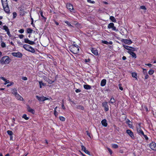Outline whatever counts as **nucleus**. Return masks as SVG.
Returning <instances> with one entry per match:
<instances>
[{
	"mask_svg": "<svg viewBox=\"0 0 156 156\" xmlns=\"http://www.w3.org/2000/svg\"><path fill=\"white\" fill-rule=\"evenodd\" d=\"M102 105L104 108L105 110L107 112L109 110L108 107L107 102H104L102 103Z\"/></svg>",
	"mask_w": 156,
	"mask_h": 156,
	"instance_id": "4468645a",
	"label": "nucleus"
},
{
	"mask_svg": "<svg viewBox=\"0 0 156 156\" xmlns=\"http://www.w3.org/2000/svg\"><path fill=\"white\" fill-rule=\"evenodd\" d=\"M141 137L143 138H145L146 140H148V138L147 136L146 135L144 134V133H143V134H142V136H141Z\"/></svg>",
	"mask_w": 156,
	"mask_h": 156,
	"instance_id": "f704fd0d",
	"label": "nucleus"
},
{
	"mask_svg": "<svg viewBox=\"0 0 156 156\" xmlns=\"http://www.w3.org/2000/svg\"><path fill=\"white\" fill-rule=\"evenodd\" d=\"M119 89L121 90H123V88L122 87H121V84H119Z\"/></svg>",
	"mask_w": 156,
	"mask_h": 156,
	"instance_id": "3c124183",
	"label": "nucleus"
},
{
	"mask_svg": "<svg viewBox=\"0 0 156 156\" xmlns=\"http://www.w3.org/2000/svg\"><path fill=\"white\" fill-rule=\"evenodd\" d=\"M84 152L86 153V154H88L89 155H90V152H89L88 150H86Z\"/></svg>",
	"mask_w": 156,
	"mask_h": 156,
	"instance_id": "09e8293b",
	"label": "nucleus"
},
{
	"mask_svg": "<svg viewBox=\"0 0 156 156\" xmlns=\"http://www.w3.org/2000/svg\"><path fill=\"white\" fill-rule=\"evenodd\" d=\"M38 82L40 85V88H41L42 87V86H45L46 85V83H43L42 81H40Z\"/></svg>",
	"mask_w": 156,
	"mask_h": 156,
	"instance_id": "bb28decb",
	"label": "nucleus"
},
{
	"mask_svg": "<svg viewBox=\"0 0 156 156\" xmlns=\"http://www.w3.org/2000/svg\"><path fill=\"white\" fill-rule=\"evenodd\" d=\"M7 32V34H8V35L9 37H11V34H10V32H9V30L7 32Z\"/></svg>",
	"mask_w": 156,
	"mask_h": 156,
	"instance_id": "6e6d98bb",
	"label": "nucleus"
},
{
	"mask_svg": "<svg viewBox=\"0 0 156 156\" xmlns=\"http://www.w3.org/2000/svg\"><path fill=\"white\" fill-rule=\"evenodd\" d=\"M82 150L84 152L86 150V147L83 145L81 146Z\"/></svg>",
	"mask_w": 156,
	"mask_h": 156,
	"instance_id": "37998d69",
	"label": "nucleus"
},
{
	"mask_svg": "<svg viewBox=\"0 0 156 156\" xmlns=\"http://www.w3.org/2000/svg\"><path fill=\"white\" fill-rule=\"evenodd\" d=\"M106 80L105 79L102 80L101 83V86L102 87L104 86L106 83Z\"/></svg>",
	"mask_w": 156,
	"mask_h": 156,
	"instance_id": "393cba45",
	"label": "nucleus"
},
{
	"mask_svg": "<svg viewBox=\"0 0 156 156\" xmlns=\"http://www.w3.org/2000/svg\"><path fill=\"white\" fill-rule=\"evenodd\" d=\"M30 17H31V24L32 25H33V26H34L33 25V22H34V20H33V18H32L31 17V16H30Z\"/></svg>",
	"mask_w": 156,
	"mask_h": 156,
	"instance_id": "13d9d810",
	"label": "nucleus"
},
{
	"mask_svg": "<svg viewBox=\"0 0 156 156\" xmlns=\"http://www.w3.org/2000/svg\"><path fill=\"white\" fill-rule=\"evenodd\" d=\"M15 97L16 98L18 99L20 101H23V98L20 96V95L18 94H16Z\"/></svg>",
	"mask_w": 156,
	"mask_h": 156,
	"instance_id": "5701e85b",
	"label": "nucleus"
},
{
	"mask_svg": "<svg viewBox=\"0 0 156 156\" xmlns=\"http://www.w3.org/2000/svg\"><path fill=\"white\" fill-rule=\"evenodd\" d=\"M54 114L55 117H57L58 115V112L55 110L54 111Z\"/></svg>",
	"mask_w": 156,
	"mask_h": 156,
	"instance_id": "49530a36",
	"label": "nucleus"
},
{
	"mask_svg": "<svg viewBox=\"0 0 156 156\" xmlns=\"http://www.w3.org/2000/svg\"><path fill=\"white\" fill-rule=\"evenodd\" d=\"M59 119L60 120L64 121L65 120V118L63 116H60Z\"/></svg>",
	"mask_w": 156,
	"mask_h": 156,
	"instance_id": "a19ab883",
	"label": "nucleus"
},
{
	"mask_svg": "<svg viewBox=\"0 0 156 156\" xmlns=\"http://www.w3.org/2000/svg\"><path fill=\"white\" fill-rule=\"evenodd\" d=\"M145 75V79H147L148 78H149V75H148L147 74H146Z\"/></svg>",
	"mask_w": 156,
	"mask_h": 156,
	"instance_id": "4d7b16f0",
	"label": "nucleus"
},
{
	"mask_svg": "<svg viewBox=\"0 0 156 156\" xmlns=\"http://www.w3.org/2000/svg\"><path fill=\"white\" fill-rule=\"evenodd\" d=\"M39 12H40V15H41V17H44V16L43 15L42 12V11H40Z\"/></svg>",
	"mask_w": 156,
	"mask_h": 156,
	"instance_id": "052dcab7",
	"label": "nucleus"
},
{
	"mask_svg": "<svg viewBox=\"0 0 156 156\" xmlns=\"http://www.w3.org/2000/svg\"><path fill=\"white\" fill-rule=\"evenodd\" d=\"M110 19L113 22H116V20L115 18L113 16H111L110 17Z\"/></svg>",
	"mask_w": 156,
	"mask_h": 156,
	"instance_id": "2f4dec72",
	"label": "nucleus"
},
{
	"mask_svg": "<svg viewBox=\"0 0 156 156\" xmlns=\"http://www.w3.org/2000/svg\"><path fill=\"white\" fill-rule=\"evenodd\" d=\"M27 110L28 112L32 113V114H34L35 113L34 110L30 108V107L29 106H27Z\"/></svg>",
	"mask_w": 156,
	"mask_h": 156,
	"instance_id": "6ab92c4d",
	"label": "nucleus"
},
{
	"mask_svg": "<svg viewBox=\"0 0 156 156\" xmlns=\"http://www.w3.org/2000/svg\"><path fill=\"white\" fill-rule=\"evenodd\" d=\"M65 23L67 24V25L71 27H73V26H72L69 21H64Z\"/></svg>",
	"mask_w": 156,
	"mask_h": 156,
	"instance_id": "7c9ffc66",
	"label": "nucleus"
},
{
	"mask_svg": "<svg viewBox=\"0 0 156 156\" xmlns=\"http://www.w3.org/2000/svg\"><path fill=\"white\" fill-rule=\"evenodd\" d=\"M102 42L106 44H108V42L106 41H102Z\"/></svg>",
	"mask_w": 156,
	"mask_h": 156,
	"instance_id": "8fccbe9b",
	"label": "nucleus"
},
{
	"mask_svg": "<svg viewBox=\"0 0 156 156\" xmlns=\"http://www.w3.org/2000/svg\"><path fill=\"white\" fill-rule=\"evenodd\" d=\"M66 5L67 9H69L71 12H75V11L73 9V6L72 4L70 3H68Z\"/></svg>",
	"mask_w": 156,
	"mask_h": 156,
	"instance_id": "0eeeda50",
	"label": "nucleus"
},
{
	"mask_svg": "<svg viewBox=\"0 0 156 156\" xmlns=\"http://www.w3.org/2000/svg\"><path fill=\"white\" fill-rule=\"evenodd\" d=\"M126 133L131 137L133 139L135 138V137L133 132L130 130L128 129L126 131Z\"/></svg>",
	"mask_w": 156,
	"mask_h": 156,
	"instance_id": "9b49d317",
	"label": "nucleus"
},
{
	"mask_svg": "<svg viewBox=\"0 0 156 156\" xmlns=\"http://www.w3.org/2000/svg\"><path fill=\"white\" fill-rule=\"evenodd\" d=\"M102 2H103V3H104V4H105L106 5H107L108 4V3L107 2H106V1H103Z\"/></svg>",
	"mask_w": 156,
	"mask_h": 156,
	"instance_id": "338daca9",
	"label": "nucleus"
},
{
	"mask_svg": "<svg viewBox=\"0 0 156 156\" xmlns=\"http://www.w3.org/2000/svg\"><path fill=\"white\" fill-rule=\"evenodd\" d=\"M123 46L125 49L129 51H135V48L123 44Z\"/></svg>",
	"mask_w": 156,
	"mask_h": 156,
	"instance_id": "f8f14e48",
	"label": "nucleus"
},
{
	"mask_svg": "<svg viewBox=\"0 0 156 156\" xmlns=\"http://www.w3.org/2000/svg\"><path fill=\"white\" fill-rule=\"evenodd\" d=\"M108 150V151H109V153H110V154H112V151L108 147L107 148Z\"/></svg>",
	"mask_w": 156,
	"mask_h": 156,
	"instance_id": "a18cd8bd",
	"label": "nucleus"
},
{
	"mask_svg": "<svg viewBox=\"0 0 156 156\" xmlns=\"http://www.w3.org/2000/svg\"><path fill=\"white\" fill-rule=\"evenodd\" d=\"M132 76L136 79V80H137V74L136 73H132Z\"/></svg>",
	"mask_w": 156,
	"mask_h": 156,
	"instance_id": "c756f323",
	"label": "nucleus"
},
{
	"mask_svg": "<svg viewBox=\"0 0 156 156\" xmlns=\"http://www.w3.org/2000/svg\"><path fill=\"white\" fill-rule=\"evenodd\" d=\"M12 93L15 96L18 93H17V89L16 88H13L11 90Z\"/></svg>",
	"mask_w": 156,
	"mask_h": 156,
	"instance_id": "b1692460",
	"label": "nucleus"
},
{
	"mask_svg": "<svg viewBox=\"0 0 156 156\" xmlns=\"http://www.w3.org/2000/svg\"><path fill=\"white\" fill-rule=\"evenodd\" d=\"M1 3L3 10L7 14L10 13V9L7 0H1Z\"/></svg>",
	"mask_w": 156,
	"mask_h": 156,
	"instance_id": "f257e3e1",
	"label": "nucleus"
},
{
	"mask_svg": "<svg viewBox=\"0 0 156 156\" xmlns=\"http://www.w3.org/2000/svg\"><path fill=\"white\" fill-rule=\"evenodd\" d=\"M9 84H8L6 86L7 87H9L12 85L13 84V83L12 82H9Z\"/></svg>",
	"mask_w": 156,
	"mask_h": 156,
	"instance_id": "79ce46f5",
	"label": "nucleus"
},
{
	"mask_svg": "<svg viewBox=\"0 0 156 156\" xmlns=\"http://www.w3.org/2000/svg\"><path fill=\"white\" fill-rule=\"evenodd\" d=\"M122 41V42H124L126 44H127L129 45L130 44L132 43V42L130 40L123 39Z\"/></svg>",
	"mask_w": 156,
	"mask_h": 156,
	"instance_id": "2eb2a0df",
	"label": "nucleus"
},
{
	"mask_svg": "<svg viewBox=\"0 0 156 156\" xmlns=\"http://www.w3.org/2000/svg\"><path fill=\"white\" fill-rule=\"evenodd\" d=\"M23 47L26 50L32 53H34L35 52L34 49L28 44H25L23 45Z\"/></svg>",
	"mask_w": 156,
	"mask_h": 156,
	"instance_id": "7ed1b4c3",
	"label": "nucleus"
},
{
	"mask_svg": "<svg viewBox=\"0 0 156 156\" xmlns=\"http://www.w3.org/2000/svg\"><path fill=\"white\" fill-rule=\"evenodd\" d=\"M83 87L84 89L87 90H89L91 88V86L88 85H84Z\"/></svg>",
	"mask_w": 156,
	"mask_h": 156,
	"instance_id": "a878e982",
	"label": "nucleus"
},
{
	"mask_svg": "<svg viewBox=\"0 0 156 156\" xmlns=\"http://www.w3.org/2000/svg\"><path fill=\"white\" fill-rule=\"evenodd\" d=\"M115 101V100L114 98H112L110 100V101H109V103H111V104H113L114 103Z\"/></svg>",
	"mask_w": 156,
	"mask_h": 156,
	"instance_id": "473e14b6",
	"label": "nucleus"
},
{
	"mask_svg": "<svg viewBox=\"0 0 156 156\" xmlns=\"http://www.w3.org/2000/svg\"><path fill=\"white\" fill-rule=\"evenodd\" d=\"M36 97L38 100L40 101H44L46 100H48V98H47L46 97L42 96V97H39L38 96H36Z\"/></svg>",
	"mask_w": 156,
	"mask_h": 156,
	"instance_id": "6e6552de",
	"label": "nucleus"
},
{
	"mask_svg": "<svg viewBox=\"0 0 156 156\" xmlns=\"http://www.w3.org/2000/svg\"><path fill=\"white\" fill-rule=\"evenodd\" d=\"M24 42L25 43H27L29 44L30 45H33L35 44V43L34 41H31L29 40L28 38H25L24 39Z\"/></svg>",
	"mask_w": 156,
	"mask_h": 156,
	"instance_id": "ddd939ff",
	"label": "nucleus"
},
{
	"mask_svg": "<svg viewBox=\"0 0 156 156\" xmlns=\"http://www.w3.org/2000/svg\"><path fill=\"white\" fill-rule=\"evenodd\" d=\"M102 125L106 127L107 125V121L106 119H104L102 120L101 121Z\"/></svg>",
	"mask_w": 156,
	"mask_h": 156,
	"instance_id": "aec40b11",
	"label": "nucleus"
},
{
	"mask_svg": "<svg viewBox=\"0 0 156 156\" xmlns=\"http://www.w3.org/2000/svg\"><path fill=\"white\" fill-rule=\"evenodd\" d=\"M1 46L2 48H5L6 47V44L4 42H2L1 44Z\"/></svg>",
	"mask_w": 156,
	"mask_h": 156,
	"instance_id": "ea45409f",
	"label": "nucleus"
},
{
	"mask_svg": "<svg viewBox=\"0 0 156 156\" xmlns=\"http://www.w3.org/2000/svg\"><path fill=\"white\" fill-rule=\"evenodd\" d=\"M154 73V70L153 69H151L148 71V74L150 75H152Z\"/></svg>",
	"mask_w": 156,
	"mask_h": 156,
	"instance_id": "72a5a7b5",
	"label": "nucleus"
},
{
	"mask_svg": "<svg viewBox=\"0 0 156 156\" xmlns=\"http://www.w3.org/2000/svg\"><path fill=\"white\" fill-rule=\"evenodd\" d=\"M0 78L5 82V83H4V84L5 85L8 83H9V81L8 80H7L6 79L3 77H0Z\"/></svg>",
	"mask_w": 156,
	"mask_h": 156,
	"instance_id": "a211bd4d",
	"label": "nucleus"
},
{
	"mask_svg": "<svg viewBox=\"0 0 156 156\" xmlns=\"http://www.w3.org/2000/svg\"><path fill=\"white\" fill-rule=\"evenodd\" d=\"M24 37V36L23 34H20L19 35V37L21 39L23 38Z\"/></svg>",
	"mask_w": 156,
	"mask_h": 156,
	"instance_id": "603ef678",
	"label": "nucleus"
},
{
	"mask_svg": "<svg viewBox=\"0 0 156 156\" xmlns=\"http://www.w3.org/2000/svg\"><path fill=\"white\" fill-rule=\"evenodd\" d=\"M137 131L139 135L142 136V134H143L144 132L140 128H137Z\"/></svg>",
	"mask_w": 156,
	"mask_h": 156,
	"instance_id": "dca6fc26",
	"label": "nucleus"
},
{
	"mask_svg": "<svg viewBox=\"0 0 156 156\" xmlns=\"http://www.w3.org/2000/svg\"><path fill=\"white\" fill-rule=\"evenodd\" d=\"M87 135L89 137H90V133L88 132V131H87Z\"/></svg>",
	"mask_w": 156,
	"mask_h": 156,
	"instance_id": "0e129e2a",
	"label": "nucleus"
},
{
	"mask_svg": "<svg viewBox=\"0 0 156 156\" xmlns=\"http://www.w3.org/2000/svg\"><path fill=\"white\" fill-rule=\"evenodd\" d=\"M92 52L95 55H98V53L97 50L95 48H92L91 50Z\"/></svg>",
	"mask_w": 156,
	"mask_h": 156,
	"instance_id": "4be33fe9",
	"label": "nucleus"
},
{
	"mask_svg": "<svg viewBox=\"0 0 156 156\" xmlns=\"http://www.w3.org/2000/svg\"><path fill=\"white\" fill-rule=\"evenodd\" d=\"M140 8L141 9L144 10H146V8L144 6H140Z\"/></svg>",
	"mask_w": 156,
	"mask_h": 156,
	"instance_id": "864d4df0",
	"label": "nucleus"
},
{
	"mask_svg": "<svg viewBox=\"0 0 156 156\" xmlns=\"http://www.w3.org/2000/svg\"><path fill=\"white\" fill-rule=\"evenodd\" d=\"M108 29H112V30L115 31H118V29H116V27L114 26V24L112 23H110L108 24Z\"/></svg>",
	"mask_w": 156,
	"mask_h": 156,
	"instance_id": "423d86ee",
	"label": "nucleus"
},
{
	"mask_svg": "<svg viewBox=\"0 0 156 156\" xmlns=\"http://www.w3.org/2000/svg\"><path fill=\"white\" fill-rule=\"evenodd\" d=\"M13 15V17L12 18L13 19H15L16 16H17V14L15 12H13L12 13Z\"/></svg>",
	"mask_w": 156,
	"mask_h": 156,
	"instance_id": "4c0bfd02",
	"label": "nucleus"
},
{
	"mask_svg": "<svg viewBox=\"0 0 156 156\" xmlns=\"http://www.w3.org/2000/svg\"><path fill=\"white\" fill-rule=\"evenodd\" d=\"M79 50L78 46L77 44H74L71 48V51L74 54H76L78 52Z\"/></svg>",
	"mask_w": 156,
	"mask_h": 156,
	"instance_id": "39448f33",
	"label": "nucleus"
},
{
	"mask_svg": "<svg viewBox=\"0 0 156 156\" xmlns=\"http://www.w3.org/2000/svg\"><path fill=\"white\" fill-rule=\"evenodd\" d=\"M0 62L2 64H8L10 62L9 58L8 56H4L1 58Z\"/></svg>",
	"mask_w": 156,
	"mask_h": 156,
	"instance_id": "f03ea898",
	"label": "nucleus"
},
{
	"mask_svg": "<svg viewBox=\"0 0 156 156\" xmlns=\"http://www.w3.org/2000/svg\"><path fill=\"white\" fill-rule=\"evenodd\" d=\"M112 147L114 148H117L118 147V146L117 144H112Z\"/></svg>",
	"mask_w": 156,
	"mask_h": 156,
	"instance_id": "58836bf2",
	"label": "nucleus"
},
{
	"mask_svg": "<svg viewBox=\"0 0 156 156\" xmlns=\"http://www.w3.org/2000/svg\"><path fill=\"white\" fill-rule=\"evenodd\" d=\"M22 118L26 120H27L29 119V117H27V115L25 114H24L22 116Z\"/></svg>",
	"mask_w": 156,
	"mask_h": 156,
	"instance_id": "c9c22d12",
	"label": "nucleus"
},
{
	"mask_svg": "<svg viewBox=\"0 0 156 156\" xmlns=\"http://www.w3.org/2000/svg\"><path fill=\"white\" fill-rule=\"evenodd\" d=\"M33 31V30L30 28H28L27 29V32L28 34H31Z\"/></svg>",
	"mask_w": 156,
	"mask_h": 156,
	"instance_id": "c85d7f7f",
	"label": "nucleus"
},
{
	"mask_svg": "<svg viewBox=\"0 0 156 156\" xmlns=\"http://www.w3.org/2000/svg\"><path fill=\"white\" fill-rule=\"evenodd\" d=\"M18 32L21 34H22L24 33V29H22L19 30Z\"/></svg>",
	"mask_w": 156,
	"mask_h": 156,
	"instance_id": "c03bdc74",
	"label": "nucleus"
},
{
	"mask_svg": "<svg viewBox=\"0 0 156 156\" xmlns=\"http://www.w3.org/2000/svg\"><path fill=\"white\" fill-rule=\"evenodd\" d=\"M2 29L4 30L6 32L9 30V29L8 28V27L6 26H3Z\"/></svg>",
	"mask_w": 156,
	"mask_h": 156,
	"instance_id": "cd10ccee",
	"label": "nucleus"
},
{
	"mask_svg": "<svg viewBox=\"0 0 156 156\" xmlns=\"http://www.w3.org/2000/svg\"><path fill=\"white\" fill-rule=\"evenodd\" d=\"M150 147L152 150L156 151V144L154 142H152L150 144Z\"/></svg>",
	"mask_w": 156,
	"mask_h": 156,
	"instance_id": "9d476101",
	"label": "nucleus"
},
{
	"mask_svg": "<svg viewBox=\"0 0 156 156\" xmlns=\"http://www.w3.org/2000/svg\"><path fill=\"white\" fill-rule=\"evenodd\" d=\"M7 133L10 136H12V135L13 134L12 132L11 131H10V130H8L7 131Z\"/></svg>",
	"mask_w": 156,
	"mask_h": 156,
	"instance_id": "e433bc0d",
	"label": "nucleus"
},
{
	"mask_svg": "<svg viewBox=\"0 0 156 156\" xmlns=\"http://www.w3.org/2000/svg\"><path fill=\"white\" fill-rule=\"evenodd\" d=\"M75 91L76 92V93H79V92H80L81 91V90L80 89H76V90H75Z\"/></svg>",
	"mask_w": 156,
	"mask_h": 156,
	"instance_id": "bf43d9fd",
	"label": "nucleus"
},
{
	"mask_svg": "<svg viewBox=\"0 0 156 156\" xmlns=\"http://www.w3.org/2000/svg\"><path fill=\"white\" fill-rule=\"evenodd\" d=\"M133 51H129L128 52L132 56V57L134 58H136V54Z\"/></svg>",
	"mask_w": 156,
	"mask_h": 156,
	"instance_id": "412c9836",
	"label": "nucleus"
},
{
	"mask_svg": "<svg viewBox=\"0 0 156 156\" xmlns=\"http://www.w3.org/2000/svg\"><path fill=\"white\" fill-rule=\"evenodd\" d=\"M126 123L128 124L129 126V127L130 128H132L133 127L132 126V122L128 119H127L126 120Z\"/></svg>",
	"mask_w": 156,
	"mask_h": 156,
	"instance_id": "f3484780",
	"label": "nucleus"
},
{
	"mask_svg": "<svg viewBox=\"0 0 156 156\" xmlns=\"http://www.w3.org/2000/svg\"><path fill=\"white\" fill-rule=\"evenodd\" d=\"M19 10V13L21 16H24L27 12L24 11L25 7L23 5H21L20 6L18 7Z\"/></svg>",
	"mask_w": 156,
	"mask_h": 156,
	"instance_id": "20e7f679",
	"label": "nucleus"
},
{
	"mask_svg": "<svg viewBox=\"0 0 156 156\" xmlns=\"http://www.w3.org/2000/svg\"><path fill=\"white\" fill-rule=\"evenodd\" d=\"M22 79L24 80H27V78L26 77H24L22 78Z\"/></svg>",
	"mask_w": 156,
	"mask_h": 156,
	"instance_id": "69168bd1",
	"label": "nucleus"
},
{
	"mask_svg": "<svg viewBox=\"0 0 156 156\" xmlns=\"http://www.w3.org/2000/svg\"><path fill=\"white\" fill-rule=\"evenodd\" d=\"M87 1L88 2L91 3H94V2L93 1H92L90 0H87Z\"/></svg>",
	"mask_w": 156,
	"mask_h": 156,
	"instance_id": "5fc2aeb1",
	"label": "nucleus"
},
{
	"mask_svg": "<svg viewBox=\"0 0 156 156\" xmlns=\"http://www.w3.org/2000/svg\"><path fill=\"white\" fill-rule=\"evenodd\" d=\"M54 22H55V23L57 25H59V23L57 22V21H56L55 20H54Z\"/></svg>",
	"mask_w": 156,
	"mask_h": 156,
	"instance_id": "774afa93",
	"label": "nucleus"
},
{
	"mask_svg": "<svg viewBox=\"0 0 156 156\" xmlns=\"http://www.w3.org/2000/svg\"><path fill=\"white\" fill-rule=\"evenodd\" d=\"M12 55L18 58H21L22 56V54L21 53L18 52H12Z\"/></svg>",
	"mask_w": 156,
	"mask_h": 156,
	"instance_id": "1a4fd4ad",
	"label": "nucleus"
},
{
	"mask_svg": "<svg viewBox=\"0 0 156 156\" xmlns=\"http://www.w3.org/2000/svg\"><path fill=\"white\" fill-rule=\"evenodd\" d=\"M62 108L64 110H65L66 109L63 103L62 104Z\"/></svg>",
	"mask_w": 156,
	"mask_h": 156,
	"instance_id": "680f3d73",
	"label": "nucleus"
},
{
	"mask_svg": "<svg viewBox=\"0 0 156 156\" xmlns=\"http://www.w3.org/2000/svg\"><path fill=\"white\" fill-rule=\"evenodd\" d=\"M145 65L149 66L150 67H151L152 66V64H146Z\"/></svg>",
	"mask_w": 156,
	"mask_h": 156,
	"instance_id": "e2e57ef3",
	"label": "nucleus"
},
{
	"mask_svg": "<svg viewBox=\"0 0 156 156\" xmlns=\"http://www.w3.org/2000/svg\"><path fill=\"white\" fill-rule=\"evenodd\" d=\"M48 82L49 83L51 84H52L54 81L51 80H48Z\"/></svg>",
	"mask_w": 156,
	"mask_h": 156,
	"instance_id": "de8ad7c7",
	"label": "nucleus"
}]
</instances>
